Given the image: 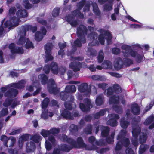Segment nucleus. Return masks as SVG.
Segmentation results:
<instances>
[{"mask_svg": "<svg viewBox=\"0 0 154 154\" xmlns=\"http://www.w3.org/2000/svg\"><path fill=\"white\" fill-rule=\"evenodd\" d=\"M60 139L64 141H66L70 144L71 146H69L65 144L62 145L58 147V148H55L54 149L53 154H60L61 153V151L69 152L73 147L79 148H85L86 149L89 150H95L97 149L94 145H92L91 146L86 145L81 137L77 138V142L71 138H68L65 135H63Z\"/></svg>", "mask_w": 154, "mask_h": 154, "instance_id": "f257e3e1", "label": "nucleus"}, {"mask_svg": "<svg viewBox=\"0 0 154 154\" xmlns=\"http://www.w3.org/2000/svg\"><path fill=\"white\" fill-rule=\"evenodd\" d=\"M140 127L137 125L133 127L132 131V137L131 139L133 145L137 146L138 145L137 137L138 134L140 135V140L141 143L145 142L147 139V135L146 134L143 132H140Z\"/></svg>", "mask_w": 154, "mask_h": 154, "instance_id": "f03ea898", "label": "nucleus"}, {"mask_svg": "<svg viewBox=\"0 0 154 154\" xmlns=\"http://www.w3.org/2000/svg\"><path fill=\"white\" fill-rule=\"evenodd\" d=\"M126 134V130H121L117 138V139L119 141L116 145L115 148L116 150L120 149L122 147V144H123L124 146H126L129 144L130 141L129 139L125 138Z\"/></svg>", "mask_w": 154, "mask_h": 154, "instance_id": "7ed1b4c3", "label": "nucleus"}, {"mask_svg": "<svg viewBox=\"0 0 154 154\" xmlns=\"http://www.w3.org/2000/svg\"><path fill=\"white\" fill-rule=\"evenodd\" d=\"M64 106L66 109H64L61 113L62 116L64 118L68 119H73L74 117H78L79 114L77 112H74L73 113L71 114L68 110L72 109V102L71 101L68 102L64 103Z\"/></svg>", "mask_w": 154, "mask_h": 154, "instance_id": "20e7f679", "label": "nucleus"}, {"mask_svg": "<svg viewBox=\"0 0 154 154\" xmlns=\"http://www.w3.org/2000/svg\"><path fill=\"white\" fill-rule=\"evenodd\" d=\"M49 102V99L48 98H45L43 101L42 103V112L41 115V118L44 120H46L48 118V115L50 117H52L53 115L52 112H48V110L46 108L47 107Z\"/></svg>", "mask_w": 154, "mask_h": 154, "instance_id": "39448f33", "label": "nucleus"}, {"mask_svg": "<svg viewBox=\"0 0 154 154\" xmlns=\"http://www.w3.org/2000/svg\"><path fill=\"white\" fill-rule=\"evenodd\" d=\"M11 21V19H10V21H6L5 23V29H3L2 26H0V35H2L5 32H8L11 28L18 26V19H15L14 22H13V23L11 22L10 23Z\"/></svg>", "mask_w": 154, "mask_h": 154, "instance_id": "423d86ee", "label": "nucleus"}, {"mask_svg": "<svg viewBox=\"0 0 154 154\" xmlns=\"http://www.w3.org/2000/svg\"><path fill=\"white\" fill-rule=\"evenodd\" d=\"M79 17L80 18H83V14H81L79 11V10H77L74 11L72 14H70L66 17V21L69 23L70 25L73 26H75L77 24V22L74 20L73 18V16Z\"/></svg>", "mask_w": 154, "mask_h": 154, "instance_id": "0eeeda50", "label": "nucleus"}, {"mask_svg": "<svg viewBox=\"0 0 154 154\" xmlns=\"http://www.w3.org/2000/svg\"><path fill=\"white\" fill-rule=\"evenodd\" d=\"M70 60L73 61V62H71L69 65V67L73 69L74 71H79L80 69V67L82 66V65L84 64L82 63L81 64L79 62H76V60L80 61L82 60L83 59V57H79L77 58L74 57H71Z\"/></svg>", "mask_w": 154, "mask_h": 154, "instance_id": "6e6552de", "label": "nucleus"}, {"mask_svg": "<svg viewBox=\"0 0 154 154\" xmlns=\"http://www.w3.org/2000/svg\"><path fill=\"white\" fill-rule=\"evenodd\" d=\"M53 47V45L51 43H48L45 46L46 55L45 60V63H47L49 61L52 60L53 59V57L51 55V50Z\"/></svg>", "mask_w": 154, "mask_h": 154, "instance_id": "1a4fd4ad", "label": "nucleus"}, {"mask_svg": "<svg viewBox=\"0 0 154 154\" xmlns=\"http://www.w3.org/2000/svg\"><path fill=\"white\" fill-rule=\"evenodd\" d=\"M87 29L83 25H82L77 29V35L79 38L81 40L82 43H84L86 40L84 37V34L86 33Z\"/></svg>", "mask_w": 154, "mask_h": 154, "instance_id": "9d476101", "label": "nucleus"}, {"mask_svg": "<svg viewBox=\"0 0 154 154\" xmlns=\"http://www.w3.org/2000/svg\"><path fill=\"white\" fill-rule=\"evenodd\" d=\"M48 85V89L50 93L56 94L57 93L58 90L57 88L55 81L53 79H50Z\"/></svg>", "mask_w": 154, "mask_h": 154, "instance_id": "9b49d317", "label": "nucleus"}, {"mask_svg": "<svg viewBox=\"0 0 154 154\" xmlns=\"http://www.w3.org/2000/svg\"><path fill=\"white\" fill-rule=\"evenodd\" d=\"M84 102L85 104L81 103L79 106L82 111L86 112L89 110L91 107H92V104H91L90 100L87 98L84 99Z\"/></svg>", "mask_w": 154, "mask_h": 154, "instance_id": "f8f14e48", "label": "nucleus"}, {"mask_svg": "<svg viewBox=\"0 0 154 154\" xmlns=\"http://www.w3.org/2000/svg\"><path fill=\"white\" fill-rule=\"evenodd\" d=\"M126 57L131 56L135 58V60L138 63L140 62L142 59L143 56L138 54L136 51L132 50H130Z\"/></svg>", "mask_w": 154, "mask_h": 154, "instance_id": "ddd939ff", "label": "nucleus"}, {"mask_svg": "<svg viewBox=\"0 0 154 154\" xmlns=\"http://www.w3.org/2000/svg\"><path fill=\"white\" fill-rule=\"evenodd\" d=\"M26 35V32L23 30L19 32L18 36L19 38L17 42V44L19 45H23L24 44L27 40V38L25 37Z\"/></svg>", "mask_w": 154, "mask_h": 154, "instance_id": "4468645a", "label": "nucleus"}, {"mask_svg": "<svg viewBox=\"0 0 154 154\" xmlns=\"http://www.w3.org/2000/svg\"><path fill=\"white\" fill-rule=\"evenodd\" d=\"M109 117L110 118L109 121H107V124L112 126H115L117 125V122L116 119H119V116L118 115L112 114L109 115Z\"/></svg>", "mask_w": 154, "mask_h": 154, "instance_id": "2eb2a0df", "label": "nucleus"}, {"mask_svg": "<svg viewBox=\"0 0 154 154\" xmlns=\"http://www.w3.org/2000/svg\"><path fill=\"white\" fill-rule=\"evenodd\" d=\"M9 48L12 53H18L22 54L24 52L23 49L22 48L15 47V45L13 43L9 45Z\"/></svg>", "mask_w": 154, "mask_h": 154, "instance_id": "dca6fc26", "label": "nucleus"}, {"mask_svg": "<svg viewBox=\"0 0 154 154\" xmlns=\"http://www.w3.org/2000/svg\"><path fill=\"white\" fill-rule=\"evenodd\" d=\"M41 30V33L39 32H37L35 34V38L37 41H40L42 40L43 38V35H45L46 33V29L42 27Z\"/></svg>", "mask_w": 154, "mask_h": 154, "instance_id": "f3484780", "label": "nucleus"}, {"mask_svg": "<svg viewBox=\"0 0 154 154\" xmlns=\"http://www.w3.org/2000/svg\"><path fill=\"white\" fill-rule=\"evenodd\" d=\"M97 38V35L94 32H91L90 35H89L88 37V38L90 40H92V43H89V46H93L97 44V43L96 41V39Z\"/></svg>", "mask_w": 154, "mask_h": 154, "instance_id": "a211bd4d", "label": "nucleus"}, {"mask_svg": "<svg viewBox=\"0 0 154 154\" xmlns=\"http://www.w3.org/2000/svg\"><path fill=\"white\" fill-rule=\"evenodd\" d=\"M78 89L80 92H86L88 94L90 92L88 84L85 83L81 84L79 87Z\"/></svg>", "mask_w": 154, "mask_h": 154, "instance_id": "6ab92c4d", "label": "nucleus"}, {"mask_svg": "<svg viewBox=\"0 0 154 154\" xmlns=\"http://www.w3.org/2000/svg\"><path fill=\"white\" fill-rule=\"evenodd\" d=\"M26 83V82L24 80H22L19 82L17 83H12L10 84L9 86L12 87L20 89L23 88L24 87V85Z\"/></svg>", "mask_w": 154, "mask_h": 154, "instance_id": "aec40b11", "label": "nucleus"}, {"mask_svg": "<svg viewBox=\"0 0 154 154\" xmlns=\"http://www.w3.org/2000/svg\"><path fill=\"white\" fill-rule=\"evenodd\" d=\"M15 11L16 9L14 7L11 8L9 9V16H10V17L9 20H7V21H10V19H11V21H10V23L11 22L13 23V22H14L15 19H17L18 20V23L19 22V19L18 18H17L16 17H12V16L15 13Z\"/></svg>", "mask_w": 154, "mask_h": 154, "instance_id": "412c9836", "label": "nucleus"}, {"mask_svg": "<svg viewBox=\"0 0 154 154\" xmlns=\"http://www.w3.org/2000/svg\"><path fill=\"white\" fill-rule=\"evenodd\" d=\"M122 59L119 57L116 59L114 62V66L115 69L118 70L121 69L123 65Z\"/></svg>", "mask_w": 154, "mask_h": 154, "instance_id": "4be33fe9", "label": "nucleus"}, {"mask_svg": "<svg viewBox=\"0 0 154 154\" xmlns=\"http://www.w3.org/2000/svg\"><path fill=\"white\" fill-rule=\"evenodd\" d=\"M121 48L122 50V52L123 53L125 56H127L131 49L130 46L126 45H123L121 46Z\"/></svg>", "mask_w": 154, "mask_h": 154, "instance_id": "5701e85b", "label": "nucleus"}, {"mask_svg": "<svg viewBox=\"0 0 154 154\" xmlns=\"http://www.w3.org/2000/svg\"><path fill=\"white\" fill-rule=\"evenodd\" d=\"M17 90L11 88L9 89V91L6 93L5 94V96L15 97L18 94Z\"/></svg>", "mask_w": 154, "mask_h": 154, "instance_id": "b1692460", "label": "nucleus"}, {"mask_svg": "<svg viewBox=\"0 0 154 154\" xmlns=\"http://www.w3.org/2000/svg\"><path fill=\"white\" fill-rule=\"evenodd\" d=\"M152 122H153V123L149 127L150 129H152L154 127V117L152 116H150L147 118L144 123L146 125H148Z\"/></svg>", "mask_w": 154, "mask_h": 154, "instance_id": "393cba45", "label": "nucleus"}, {"mask_svg": "<svg viewBox=\"0 0 154 154\" xmlns=\"http://www.w3.org/2000/svg\"><path fill=\"white\" fill-rule=\"evenodd\" d=\"M35 148L34 143L32 142L28 143L26 145V152H30L34 150Z\"/></svg>", "mask_w": 154, "mask_h": 154, "instance_id": "a878e982", "label": "nucleus"}, {"mask_svg": "<svg viewBox=\"0 0 154 154\" xmlns=\"http://www.w3.org/2000/svg\"><path fill=\"white\" fill-rule=\"evenodd\" d=\"M50 68L54 74H57L58 73V66L56 63L55 62L52 63L50 66Z\"/></svg>", "mask_w": 154, "mask_h": 154, "instance_id": "bb28decb", "label": "nucleus"}, {"mask_svg": "<svg viewBox=\"0 0 154 154\" xmlns=\"http://www.w3.org/2000/svg\"><path fill=\"white\" fill-rule=\"evenodd\" d=\"M76 91V88L74 85H67L65 88V91L67 93L74 92Z\"/></svg>", "mask_w": 154, "mask_h": 154, "instance_id": "cd10ccee", "label": "nucleus"}, {"mask_svg": "<svg viewBox=\"0 0 154 154\" xmlns=\"http://www.w3.org/2000/svg\"><path fill=\"white\" fill-rule=\"evenodd\" d=\"M16 14L19 17H25L27 16V13L25 10H19L16 13Z\"/></svg>", "mask_w": 154, "mask_h": 154, "instance_id": "c85d7f7f", "label": "nucleus"}, {"mask_svg": "<svg viewBox=\"0 0 154 154\" xmlns=\"http://www.w3.org/2000/svg\"><path fill=\"white\" fill-rule=\"evenodd\" d=\"M119 103V98L116 95H113L110 98L109 103L110 104L114 103L117 104Z\"/></svg>", "mask_w": 154, "mask_h": 154, "instance_id": "c756f323", "label": "nucleus"}, {"mask_svg": "<svg viewBox=\"0 0 154 154\" xmlns=\"http://www.w3.org/2000/svg\"><path fill=\"white\" fill-rule=\"evenodd\" d=\"M39 81L42 85H45L48 79L47 77L44 74H40L38 76Z\"/></svg>", "mask_w": 154, "mask_h": 154, "instance_id": "7c9ffc66", "label": "nucleus"}, {"mask_svg": "<svg viewBox=\"0 0 154 154\" xmlns=\"http://www.w3.org/2000/svg\"><path fill=\"white\" fill-rule=\"evenodd\" d=\"M131 112L134 114H138L139 113V108L137 104H135L132 105Z\"/></svg>", "mask_w": 154, "mask_h": 154, "instance_id": "2f4dec72", "label": "nucleus"}, {"mask_svg": "<svg viewBox=\"0 0 154 154\" xmlns=\"http://www.w3.org/2000/svg\"><path fill=\"white\" fill-rule=\"evenodd\" d=\"M16 141L15 139L13 137H11L8 139L7 143L8 144L9 147H12L14 146Z\"/></svg>", "mask_w": 154, "mask_h": 154, "instance_id": "473e14b6", "label": "nucleus"}, {"mask_svg": "<svg viewBox=\"0 0 154 154\" xmlns=\"http://www.w3.org/2000/svg\"><path fill=\"white\" fill-rule=\"evenodd\" d=\"M102 66L104 69H111L112 67V63L109 61H105L103 63Z\"/></svg>", "mask_w": 154, "mask_h": 154, "instance_id": "72a5a7b5", "label": "nucleus"}, {"mask_svg": "<svg viewBox=\"0 0 154 154\" xmlns=\"http://www.w3.org/2000/svg\"><path fill=\"white\" fill-rule=\"evenodd\" d=\"M94 12L97 15H99L100 14V11L98 9L97 5L95 2L92 3Z\"/></svg>", "mask_w": 154, "mask_h": 154, "instance_id": "f704fd0d", "label": "nucleus"}, {"mask_svg": "<svg viewBox=\"0 0 154 154\" xmlns=\"http://www.w3.org/2000/svg\"><path fill=\"white\" fill-rule=\"evenodd\" d=\"M109 128L107 127H102L101 135L102 136L105 137L107 135L109 132Z\"/></svg>", "mask_w": 154, "mask_h": 154, "instance_id": "c9c22d12", "label": "nucleus"}, {"mask_svg": "<svg viewBox=\"0 0 154 154\" xmlns=\"http://www.w3.org/2000/svg\"><path fill=\"white\" fill-rule=\"evenodd\" d=\"M91 78L92 79L94 80L105 81L106 80L105 77L98 75H93L91 76Z\"/></svg>", "mask_w": 154, "mask_h": 154, "instance_id": "e433bc0d", "label": "nucleus"}, {"mask_svg": "<svg viewBox=\"0 0 154 154\" xmlns=\"http://www.w3.org/2000/svg\"><path fill=\"white\" fill-rule=\"evenodd\" d=\"M87 54L88 56H93L96 53V51L92 48H88L86 50Z\"/></svg>", "mask_w": 154, "mask_h": 154, "instance_id": "4c0bfd02", "label": "nucleus"}, {"mask_svg": "<svg viewBox=\"0 0 154 154\" xmlns=\"http://www.w3.org/2000/svg\"><path fill=\"white\" fill-rule=\"evenodd\" d=\"M103 97L100 95L98 96L96 100V103L97 106H100L103 103Z\"/></svg>", "mask_w": 154, "mask_h": 154, "instance_id": "58836bf2", "label": "nucleus"}, {"mask_svg": "<svg viewBox=\"0 0 154 154\" xmlns=\"http://www.w3.org/2000/svg\"><path fill=\"white\" fill-rule=\"evenodd\" d=\"M129 124V122L125 121L124 118L122 119L120 122V125L122 127L124 128H127Z\"/></svg>", "mask_w": 154, "mask_h": 154, "instance_id": "ea45409f", "label": "nucleus"}, {"mask_svg": "<svg viewBox=\"0 0 154 154\" xmlns=\"http://www.w3.org/2000/svg\"><path fill=\"white\" fill-rule=\"evenodd\" d=\"M107 39V43L108 44L112 43L111 39L112 37L110 33L109 32H106L104 33Z\"/></svg>", "mask_w": 154, "mask_h": 154, "instance_id": "a19ab883", "label": "nucleus"}, {"mask_svg": "<svg viewBox=\"0 0 154 154\" xmlns=\"http://www.w3.org/2000/svg\"><path fill=\"white\" fill-rule=\"evenodd\" d=\"M104 59L103 53L102 51H100L99 53V54L97 57L98 62L99 63H101L103 60Z\"/></svg>", "mask_w": 154, "mask_h": 154, "instance_id": "79ce46f5", "label": "nucleus"}, {"mask_svg": "<svg viewBox=\"0 0 154 154\" xmlns=\"http://www.w3.org/2000/svg\"><path fill=\"white\" fill-rule=\"evenodd\" d=\"M105 112L106 111L105 110H102L99 112L95 114L94 116V117L95 119H97L99 118L100 116L103 115Z\"/></svg>", "mask_w": 154, "mask_h": 154, "instance_id": "37998d69", "label": "nucleus"}, {"mask_svg": "<svg viewBox=\"0 0 154 154\" xmlns=\"http://www.w3.org/2000/svg\"><path fill=\"white\" fill-rule=\"evenodd\" d=\"M115 135L114 132H112V133L111 135V137H108L106 139V140L108 143H112L113 142V138Z\"/></svg>", "mask_w": 154, "mask_h": 154, "instance_id": "c03bdc74", "label": "nucleus"}, {"mask_svg": "<svg viewBox=\"0 0 154 154\" xmlns=\"http://www.w3.org/2000/svg\"><path fill=\"white\" fill-rule=\"evenodd\" d=\"M50 134V132L49 130L44 129L42 130L41 132V134L45 137H47Z\"/></svg>", "mask_w": 154, "mask_h": 154, "instance_id": "a18cd8bd", "label": "nucleus"}, {"mask_svg": "<svg viewBox=\"0 0 154 154\" xmlns=\"http://www.w3.org/2000/svg\"><path fill=\"white\" fill-rule=\"evenodd\" d=\"M42 137L38 135H35L33 136L32 140L36 143H38L42 139Z\"/></svg>", "mask_w": 154, "mask_h": 154, "instance_id": "49530a36", "label": "nucleus"}, {"mask_svg": "<svg viewBox=\"0 0 154 154\" xmlns=\"http://www.w3.org/2000/svg\"><path fill=\"white\" fill-rule=\"evenodd\" d=\"M124 62L123 63V64L127 66H129L133 63L132 60L130 59L125 58L124 59Z\"/></svg>", "mask_w": 154, "mask_h": 154, "instance_id": "de8ad7c7", "label": "nucleus"}, {"mask_svg": "<svg viewBox=\"0 0 154 154\" xmlns=\"http://www.w3.org/2000/svg\"><path fill=\"white\" fill-rule=\"evenodd\" d=\"M23 5L26 9H29L32 7V5L29 3L28 0H24Z\"/></svg>", "mask_w": 154, "mask_h": 154, "instance_id": "09e8293b", "label": "nucleus"}, {"mask_svg": "<svg viewBox=\"0 0 154 154\" xmlns=\"http://www.w3.org/2000/svg\"><path fill=\"white\" fill-rule=\"evenodd\" d=\"M114 91L116 93H119L121 91V88L117 84H116L113 86Z\"/></svg>", "mask_w": 154, "mask_h": 154, "instance_id": "8fccbe9b", "label": "nucleus"}, {"mask_svg": "<svg viewBox=\"0 0 154 154\" xmlns=\"http://www.w3.org/2000/svg\"><path fill=\"white\" fill-rule=\"evenodd\" d=\"M113 92L112 88V87H109L105 91V93L108 96L112 95Z\"/></svg>", "mask_w": 154, "mask_h": 154, "instance_id": "3c124183", "label": "nucleus"}, {"mask_svg": "<svg viewBox=\"0 0 154 154\" xmlns=\"http://www.w3.org/2000/svg\"><path fill=\"white\" fill-rule=\"evenodd\" d=\"M8 139L7 137L5 135H3L1 137V140L4 142L5 146L6 147L8 146L7 143Z\"/></svg>", "mask_w": 154, "mask_h": 154, "instance_id": "603ef678", "label": "nucleus"}, {"mask_svg": "<svg viewBox=\"0 0 154 154\" xmlns=\"http://www.w3.org/2000/svg\"><path fill=\"white\" fill-rule=\"evenodd\" d=\"M25 47L26 48H33V46L32 43L29 40L28 38H27V40L25 44Z\"/></svg>", "mask_w": 154, "mask_h": 154, "instance_id": "864d4df0", "label": "nucleus"}, {"mask_svg": "<svg viewBox=\"0 0 154 154\" xmlns=\"http://www.w3.org/2000/svg\"><path fill=\"white\" fill-rule=\"evenodd\" d=\"M8 114V109L6 108H3L0 112V117L3 116Z\"/></svg>", "mask_w": 154, "mask_h": 154, "instance_id": "5fc2aeb1", "label": "nucleus"}, {"mask_svg": "<svg viewBox=\"0 0 154 154\" xmlns=\"http://www.w3.org/2000/svg\"><path fill=\"white\" fill-rule=\"evenodd\" d=\"M154 103L153 102H150V104H149V105L148 106H147L146 108L144 109V113L146 112H147L148 111H149V110H150L151 108L153 106V104H154Z\"/></svg>", "mask_w": 154, "mask_h": 154, "instance_id": "6e6d98bb", "label": "nucleus"}, {"mask_svg": "<svg viewBox=\"0 0 154 154\" xmlns=\"http://www.w3.org/2000/svg\"><path fill=\"white\" fill-rule=\"evenodd\" d=\"M29 139V136L27 134H25L22 136L19 139L20 142L22 141L24 142V141L27 140Z\"/></svg>", "mask_w": 154, "mask_h": 154, "instance_id": "4d7b16f0", "label": "nucleus"}, {"mask_svg": "<svg viewBox=\"0 0 154 154\" xmlns=\"http://www.w3.org/2000/svg\"><path fill=\"white\" fill-rule=\"evenodd\" d=\"M69 130L71 132H76L78 130L77 127L74 124H72L69 127Z\"/></svg>", "mask_w": 154, "mask_h": 154, "instance_id": "13d9d810", "label": "nucleus"}, {"mask_svg": "<svg viewBox=\"0 0 154 154\" xmlns=\"http://www.w3.org/2000/svg\"><path fill=\"white\" fill-rule=\"evenodd\" d=\"M97 85L99 88L104 89L107 87V85L106 83H103L98 84Z\"/></svg>", "mask_w": 154, "mask_h": 154, "instance_id": "bf43d9fd", "label": "nucleus"}, {"mask_svg": "<svg viewBox=\"0 0 154 154\" xmlns=\"http://www.w3.org/2000/svg\"><path fill=\"white\" fill-rule=\"evenodd\" d=\"M98 40L101 44H104V36L102 34L100 35L99 36Z\"/></svg>", "mask_w": 154, "mask_h": 154, "instance_id": "052dcab7", "label": "nucleus"}, {"mask_svg": "<svg viewBox=\"0 0 154 154\" xmlns=\"http://www.w3.org/2000/svg\"><path fill=\"white\" fill-rule=\"evenodd\" d=\"M60 10L59 8H55L53 11L52 12L53 16L54 17L57 16L59 14V12Z\"/></svg>", "mask_w": 154, "mask_h": 154, "instance_id": "680f3d73", "label": "nucleus"}, {"mask_svg": "<svg viewBox=\"0 0 154 154\" xmlns=\"http://www.w3.org/2000/svg\"><path fill=\"white\" fill-rule=\"evenodd\" d=\"M92 126L91 125H89L87 128L85 130V133L87 134H91V132Z\"/></svg>", "mask_w": 154, "mask_h": 154, "instance_id": "e2e57ef3", "label": "nucleus"}, {"mask_svg": "<svg viewBox=\"0 0 154 154\" xmlns=\"http://www.w3.org/2000/svg\"><path fill=\"white\" fill-rule=\"evenodd\" d=\"M11 101L9 99H7L3 103V105L5 107H8L11 104Z\"/></svg>", "mask_w": 154, "mask_h": 154, "instance_id": "0e129e2a", "label": "nucleus"}, {"mask_svg": "<svg viewBox=\"0 0 154 154\" xmlns=\"http://www.w3.org/2000/svg\"><path fill=\"white\" fill-rule=\"evenodd\" d=\"M26 28V29L27 28V30H28L29 29L31 30L33 32H35L37 30V27L35 26L32 27L31 26L28 25Z\"/></svg>", "mask_w": 154, "mask_h": 154, "instance_id": "69168bd1", "label": "nucleus"}, {"mask_svg": "<svg viewBox=\"0 0 154 154\" xmlns=\"http://www.w3.org/2000/svg\"><path fill=\"white\" fill-rule=\"evenodd\" d=\"M50 133H52L53 134H57L59 132V130L58 129L56 128H53L50 130Z\"/></svg>", "mask_w": 154, "mask_h": 154, "instance_id": "338daca9", "label": "nucleus"}, {"mask_svg": "<svg viewBox=\"0 0 154 154\" xmlns=\"http://www.w3.org/2000/svg\"><path fill=\"white\" fill-rule=\"evenodd\" d=\"M112 4H111L110 5H106L104 6V10L106 11H110L112 9Z\"/></svg>", "mask_w": 154, "mask_h": 154, "instance_id": "774afa93", "label": "nucleus"}]
</instances>
